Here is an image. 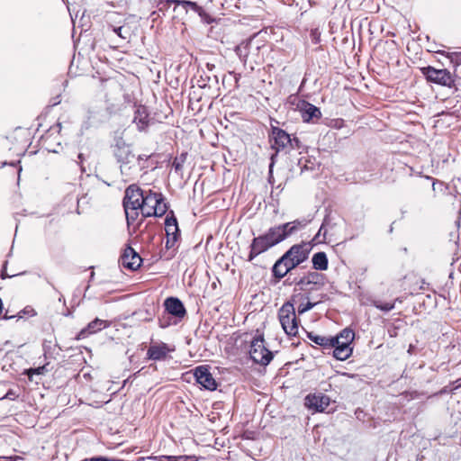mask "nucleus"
<instances>
[{
	"label": "nucleus",
	"instance_id": "1",
	"mask_svg": "<svg viewBox=\"0 0 461 461\" xmlns=\"http://www.w3.org/2000/svg\"><path fill=\"white\" fill-rule=\"evenodd\" d=\"M112 150L116 162L119 164L122 180L125 183L134 180L139 176V167L131 145L126 143L122 136H119L114 139Z\"/></svg>",
	"mask_w": 461,
	"mask_h": 461
},
{
	"label": "nucleus",
	"instance_id": "2",
	"mask_svg": "<svg viewBox=\"0 0 461 461\" xmlns=\"http://www.w3.org/2000/svg\"><path fill=\"white\" fill-rule=\"evenodd\" d=\"M167 210V206L161 193L152 192L151 190L144 192L140 207L143 217H161Z\"/></svg>",
	"mask_w": 461,
	"mask_h": 461
},
{
	"label": "nucleus",
	"instance_id": "3",
	"mask_svg": "<svg viewBox=\"0 0 461 461\" xmlns=\"http://www.w3.org/2000/svg\"><path fill=\"white\" fill-rule=\"evenodd\" d=\"M269 142L271 149L275 150V153L270 157L269 176H271L277 154L281 151L287 153L293 141L291 140L290 134L285 131L278 127H272L271 133L269 134Z\"/></svg>",
	"mask_w": 461,
	"mask_h": 461
},
{
	"label": "nucleus",
	"instance_id": "4",
	"mask_svg": "<svg viewBox=\"0 0 461 461\" xmlns=\"http://www.w3.org/2000/svg\"><path fill=\"white\" fill-rule=\"evenodd\" d=\"M324 276L317 271H309L302 277H294L292 283H294V292H303L309 299V294L313 291L320 290L325 284Z\"/></svg>",
	"mask_w": 461,
	"mask_h": 461
},
{
	"label": "nucleus",
	"instance_id": "5",
	"mask_svg": "<svg viewBox=\"0 0 461 461\" xmlns=\"http://www.w3.org/2000/svg\"><path fill=\"white\" fill-rule=\"evenodd\" d=\"M249 356L255 363L261 366H267L273 359V352L267 348L263 335H258L252 339Z\"/></svg>",
	"mask_w": 461,
	"mask_h": 461
},
{
	"label": "nucleus",
	"instance_id": "6",
	"mask_svg": "<svg viewBox=\"0 0 461 461\" xmlns=\"http://www.w3.org/2000/svg\"><path fill=\"white\" fill-rule=\"evenodd\" d=\"M278 318L283 330L288 336H296L298 333V321L294 304L285 303L280 308Z\"/></svg>",
	"mask_w": 461,
	"mask_h": 461
},
{
	"label": "nucleus",
	"instance_id": "7",
	"mask_svg": "<svg viewBox=\"0 0 461 461\" xmlns=\"http://www.w3.org/2000/svg\"><path fill=\"white\" fill-rule=\"evenodd\" d=\"M421 71L426 79L429 82L449 88L455 86L454 77L446 68L437 69L431 66H428L423 68Z\"/></svg>",
	"mask_w": 461,
	"mask_h": 461
},
{
	"label": "nucleus",
	"instance_id": "8",
	"mask_svg": "<svg viewBox=\"0 0 461 461\" xmlns=\"http://www.w3.org/2000/svg\"><path fill=\"white\" fill-rule=\"evenodd\" d=\"M194 376L197 384L209 391H214L217 388V382L211 374L207 366H199L194 370Z\"/></svg>",
	"mask_w": 461,
	"mask_h": 461
},
{
	"label": "nucleus",
	"instance_id": "9",
	"mask_svg": "<svg viewBox=\"0 0 461 461\" xmlns=\"http://www.w3.org/2000/svg\"><path fill=\"white\" fill-rule=\"evenodd\" d=\"M165 230L167 234L166 248L171 249L178 240L180 236L177 220L171 212L165 219Z\"/></svg>",
	"mask_w": 461,
	"mask_h": 461
},
{
	"label": "nucleus",
	"instance_id": "10",
	"mask_svg": "<svg viewBox=\"0 0 461 461\" xmlns=\"http://www.w3.org/2000/svg\"><path fill=\"white\" fill-rule=\"evenodd\" d=\"M144 192L145 191L141 190L137 185H130L125 190L122 202L123 206L129 205L131 209H140Z\"/></svg>",
	"mask_w": 461,
	"mask_h": 461
},
{
	"label": "nucleus",
	"instance_id": "11",
	"mask_svg": "<svg viewBox=\"0 0 461 461\" xmlns=\"http://www.w3.org/2000/svg\"><path fill=\"white\" fill-rule=\"evenodd\" d=\"M330 397L321 393H310L304 399V405L308 409L313 410L318 412L324 411L330 405Z\"/></svg>",
	"mask_w": 461,
	"mask_h": 461
},
{
	"label": "nucleus",
	"instance_id": "12",
	"mask_svg": "<svg viewBox=\"0 0 461 461\" xmlns=\"http://www.w3.org/2000/svg\"><path fill=\"white\" fill-rule=\"evenodd\" d=\"M272 247H274L273 244L265 234L254 238L250 244V251L248 260L252 261L256 257L266 252Z\"/></svg>",
	"mask_w": 461,
	"mask_h": 461
},
{
	"label": "nucleus",
	"instance_id": "13",
	"mask_svg": "<svg viewBox=\"0 0 461 461\" xmlns=\"http://www.w3.org/2000/svg\"><path fill=\"white\" fill-rule=\"evenodd\" d=\"M120 262L125 268L137 270L142 263V258L131 247L128 246L121 256Z\"/></svg>",
	"mask_w": 461,
	"mask_h": 461
},
{
	"label": "nucleus",
	"instance_id": "14",
	"mask_svg": "<svg viewBox=\"0 0 461 461\" xmlns=\"http://www.w3.org/2000/svg\"><path fill=\"white\" fill-rule=\"evenodd\" d=\"M311 249L307 243L293 245L284 255L290 258L299 266L304 262L310 254Z\"/></svg>",
	"mask_w": 461,
	"mask_h": 461
},
{
	"label": "nucleus",
	"instance_id": "15",
	"mask_svg": "<svg viewBox=\"0 0 461 461\" xmlns=\"http://www.w3.org/2000/svg\"><path fill=\"white\" fill-rule=\"evenodd\" d=\"M296 107L301 113L303 121L305 122H309L313 119H319L321 116L320 109L307 101H299Z\"/></svg>",
	"mask_w": 461,
	"mask_h": 461
},
{
	"label": "nucleus",
	"instance_id": "16",
	"mask_svg": "<svg viewBox=\"0 0 461 461\" xmlns=\"http://www.w3.org/2000/svg\"><path fill=\"white\" fill-rule=\"evenodd\" d=\"M166 311L174 317L183 319L186 315L184 303L177 297H168L164 301Z\"/></svg>",
	"mask_w": 461,
	"mask_h": 461
},
{
	"label": "nucleus",
	"instance_id": "17",
	"mask_svg": "<svg viewBox=\"0 0 461 461\" xmlns=\"http://www.w3.org/2000/svg\"><path fill=\"white\" fill-rule=\"evenodd\" d=\"M173 350L174 348H171L164 342L156 343L149 346L147 351V357L149 359L155 361L165 360L167 354Z\"/></svg>",
	"mask_w": 461,
	"mask_h": 461
},
{
	"label": "nucleus",
	"instance_id": "18",
	"mask_svg": "<svg viewBox=\"0 0 461 461\" xmlns=\"http://www.w3.org/2000/svg\"><path fill=\"white\" fill-rule=\"evenodd\" d=\"M110 326V322L108 321L101 320L99 318H95L94 321L88 323V325L82 329L78 335L77 339H82L88 337L91 334H95L107 327Z\"/></svg>",
	"mask_w": 461,
	"mask_h": 461
},
{
	"label": "nucleus",
	"instance_id": "19",
	"mask_svg": "<svg viewBox=\"0 0 461 461\" xmlns=\"http://www.w3.org/2000/svg\"><path fill=\"white\" fill-rule=\"evenodd\" d=\"M139 131H144L149 127V117L148 108L144 105L136 106L133 121Z\"/></svg>",
	"mask_w": 461,
	"mask_h": 461
},
{
	"label": "nucleus",
	"instance_id": "20",
	"mask_svg": "<svg viewBox=\"0 0 461 461\" xmlns=\"http://www.w3.org/2000/svg\"><path fill=\"white\" fill-rule=\"evenodd\" d=\"M338 339V343H334V346H329L328 348L333 349V357L340 361L348 359L352 354V348L350 344L341 342L339 338Z\"/></svg>",
	"mask_w": 461,
	"mask_h": 461
},
{
	"label": "nucleus",
	"instance_id": "21",
	"mask_svg": "<svg viewBox=\"0 0 461 461\" xmlns=\"http://www.w3.org/2000/svg\"><path fill=\"white\" fill-rule=\"evenodd\" d=\"M265 235L267 237V239L270 240L273 246L277 245L278 243L282 242L286 238H288L287 232L285 231V229L284 228L283 224L271 227L265 233Z\"/></svg>",
	"mask_w": 461,
	"mask_h": 461
},
{
	"label": "nucleus",
	"instance_id": "22",
	"mask_svg": "<svg viewBox=\"0 0 461 461\" xmlns=\"http://www.w3.org/2000/svg\"><path fill=\"white\" fill-rule=\"evenodd\" d=\"M286 260V257L283 255L279 259L276 261L272 267V273L274 277H276L278 281L285 277L289 270L285 267V261Z\"/></svg>",
	"mask_w": 461,
	"mask_h": 461
},
{
	"label": "nucleus",
	"instance_id": "23",
	"mask_svg": "<svg viewBox=\"0 0 461 461\" xmlns=\"http://www.w3.org/2000/svg\"><path fill=\"white\" fill-rule=\"evenodd\" d=\"M307 337L313 343L325 348H328L329 346H334V343H338V339H331L330 337L317 335L313 332H308Z\"/></svg>",
	"mask_w": 461,
	"mask_h": 461
},
{
	"label": "nucleus",
	"instance_id": "24",
	"mask_svg": "<svg viewBox=\"0 0 461 461\" xmlns=\"http://www.w3.org/2000/svg\"><path fill=\"white\" fill-rule=\"evenodd\" d=\"M251 49H252L251 41H242L240 44H239L235 48V52H236L237 56L244 63V65L247 62V59L250 53Z\"/></svg>",
	"mask_w": 461,
	"mask_h": 461
},
{
	"label": "nucleus",
	"instance_id": "25",
	"mask_svg": "<svg viewBox=\"0 0 461 461\" xmlns=\"http://www.w3.org/2000/svg\"><path fill=\"white\" fill-rule=\"evenodd\" d=\"M312 267L315 270L323 271L328 268V258L324 252H317L312 258Z\"/></svg>",
	"mask_w": 461,
	"mask_h": 461
},
{
	"label": "nucleus",
	"instance_id": "26",
	"mask_svg": "<svg viewBox=\"0 0 461 461\" xmlns=\"http://www.w3.org/2000/svg\"><path fill=\"white\" fill-rule=\"evenodd\" d=\"M307 224V221L305 220H295L294 221L283 223L284 228L285 229V231L287 232L288 237L294 233H295L297 230L303 229Z\"/></svg>",
	"mask_w": 461,
	"mask_h": 461
},
{
	"label": "nucleus",
	"instance_id": "27",
	"mask_svg": "<svg viewBox=\"0 0 461 461\" xmlns=\"http://www.w3.org/2000/svg\"><path fill=\"white\" fill-rule=\"evenodd\" d=\"M174 5H176L174 11H176L178 6H181L185 13H187L188 8L194 10L196 13H199L202 8L195 3L188 0H174Z\"/></svg>",
	"mask_w": 461,
	"mask_h": 461
},
{
	"label": "nucleus",
	"instance_id": "28",
	"mask_svg": "<svg viewBox=\"0 0 461 461\" xmlns=\"http://www.w3.org/2000/svg\"><path fill=\"white\" fill-rule=\"evenodd\" d=\"M123 208L126 215L127 224L130 226L137 220L139 216V211L140 209H131V207H129V205H125Z\"/></svg>",
	"mask_w": 461,
	"mask_h": 461
},
{
	"label": "nucleus",
	"instance_id": "29",
	"mask_svg": "<svg viewBox=\"0 0 461 461\" xmlns=\"http://www.w3.org/2000/svg\"><path fill=\"white\" fill-rule=\"evenodd\" d=\"M335 338H339V340L341 342L351 344V342L353 341V339L355 338V333L352 330L347 328V329H344L339 333V335L336 336Z\"/></svg>",
	"mask_w": 461,
	"mask_h": 461
},
{
	"label": "nucleus",
	"instance_id": "30",
	"mask_svg": "<svg viewBox=\"0 0 461 461\" xmlns=\"http://www.w3.org/2000/svg\"><path fill=\"white\" fill-rule=\"evenodd\" d=\"M185 159H186L185 153H182L180 156L175 158V159L172 163V167H174V169L176 173H178L182 170L183 165L185 162Z\"/></svg>",
	"mask_w": 461,
	"mask_h": 461
},
{
	"label": "nucleus",
	"instance_id": "31",
	"mask_svg": "<svg viewBox=\"0 0 461 461\" xmlns=\"http://www.w3.org/2000/svg\"><path fill=\"white\" fill-rule=\"evenodd\" d=\"M372 305L375 306L376 309H379L385 312L394 309V303H381L379 301L374 300L372 302Z\"/></svg>",
	"mask_w": 461,
	"mask_h": 461
},
{
	"label": "nucleus",
	"instance_id": "32",
	"mask_svg": "<svg viewBox=\"0 0 461 461\" xmlns=\"http://www.w3.org/2000/svg\"><path fill=\"white\" fill-rule=\"evenodd\" d=\"M187 458H185L186 460ZM149 461H185V458H181L180 456H149Z\"/></svg>",
	"mask_w": 461,
	"mask_h": 461
},
{
	"label": "nucleus",
	"instance_id": "33",
	"mask_svg": "<svg viewBox=\"0 0 461 461\" xmlns=\"http://www.w3.org/2000/svg\"><path fill=\"white\" fill-rule=\"evenodd\" d=\"M150 158V155L140 154L136 156L137 166L139 167V173L148 168L147 161Z\"/></svg>",
	"mask_w": 461,
	"mask_h": 461
},
{
	"label": "nucleus",
	"instance_id": "34",
	"mask_svg": "<svg viewBox=\"0 0 461 461\" xmlns=\"http://www.w3.org/2000/svg\"><path fill=\"white\" fill-rule=\"evenodd\" d=\"M174 0H155L156 7L158 8V12H161L165 14L166 11L168 10L170 5L174 4Z\"/></svg>",
	"mask_w": 461,
	"mask_h": 461
},
{
	"label": "nucleus",
	"instance_id": "35",
	"mask_svg": "<svg viewBox=\"0 0 461 461\" xmlns=\"http://www.w3.org/2000/svg\"><path fill=\"white\" fill-rule=\"evenodd\" d=\"M318 303H311L307 302L305 304H300L298 307V313L303 314L310 310H312Z\"/></svg>",
	"mask_w": 461,
	"mask_h": 461
},
{
	"label": "nucleus",
	"instance_id": "36",
	"mask_svg": "<svg viewBox=\"0 0 461 461\" xmlns=\"http://www.w3.org/2000/svg\"><path fill=\"white\" fill-rule=\"evenodd\" d=\"M61 129V125L60 123H58L55 127H52L50 128L49 131H48V133L46 134V136L43 137V141L46 143L49 140V138L50 137V135L55 132V131H59Z\"/></svg>",
	"mask_w": 461,
	"mask_h": 461
},
{
	"label": "nucleus",
	"instance_id": "37",
	"mask_svg": "<svg viewBox=\"0 0 461 461\" xmlns=\"http://www.w3.org/2000/svg\"><path fill=\"white\" fill-rule=\"evenodd\" d=\"M285 267L290 271H292L294 268L297 267V264L290 258H286V260L285 261Z\"/></svg>",
	"mask_w": 461,
	"mask_h": 461
},
{
	"label": "nucleus",
	"instance_id": "38",
	"mask_svg": "<svg viewBox=\"0 0 461 461\" xmlns=\"http://www.w3.org/2000/svg\"><path fill=\"white\" fill-rule=\"evenodd\" d=\"M322 232H323V235L325 236V234H326V230H325V227H324V222L321 224V228H320V230H319L318 233L314 236V238H313V240H313V241H315V242H321V240L320 237H321V234Z\"/></svg>",
	"mask_w": 461,
	"mask_h": 461
},
{
	"label": "nucleus",
	"instance_id": "39",
	"mask_svg": "<svg viewBox=\"0 0 461 461\" xmlns=\"http://www.w3.org/2000/svg\"><path fill=\"white\" fill-rule=\"evenodd\" d=\"M6 266H7V261H5V264H4L3 267H2V270H1V274H0V276H1V278H2V279H5V278H7V277H12V276H9V275L7 274V272H6ZM14 276V275H13V276Z\"/></svg>",
	"mask_w": 461,
	"mask_h": 461
},
{
	"label": "nucleus",
	"instance_id": "40",
	"mask_svg": "<svg viewBox=\"0 0 461 461\" xmlns=\"http://www.w3.org/2000/svg\"><path fill=\"white\" fill-rule=\"evenodd\" d=\"M291 140L293 141L292 145L289 147V150L290 149H299L300 148V140L294 137V138H291Z\"/></svg>",
	"mask_w": 461,
	"mask_h": 461
},
{
	"label": "nucleus",
	"instance_id": "41",
	"mask_svg": "<svg viewBox=\"0 0 461 461\" xmlns=\"http://www.w3.org/2000/svg\"><path fill=\"white\" fill-rule=\"evenodd\" d=\"M46 370L45 366L36 367L34 369H31V372L36 375H42Z\"/></svg>",
	"mask_w": 461,
	"mask_h": 461
},
{
	"label": "nucleus",
	"instance_id": "42",
	"mask_svg": "<svg viewBox=\"0 0 461 461\" xmlns=\"http://www.w3.org/2000/svg\"><path fill=\"white\" fill-rule=\"evenodd\" d=\"M59 149H61L60 142H58V143H57V148H50V147H47V149H48L50 152H54V153H58V152L59 151Z\"/></svg>",
	"mask_w": 461,
	"mask_h": 461
},
{
	"label": "nucleus",
	"instance_id": "43",
	"mask_svg": "<svg viewBox=\"0 0 461 461\" xmlns=\"http://www.w3.org/2000/svg\"><path fill=\"white\" fill-rule=\"evenodd\" d=\"M15 397H16V394L12 390H9L5 396V398L9 399V400H14Z\"/></svg>",
	"mask_w": 461,
	"mask_h": 461
},
{
	"label": "nucleus",
	"instance_id": "44",
	"mask_svg": "<svg viewBox=\"0 0 461 461\" xmlns=\"http://www.w3.org/2000/svg\"><path fill=\"white\" fill-rule=\"evenodd\" d=\"M311 36H312V41L313 43L316 44L319 42L320 36L315 32H312Z\"/></svg>",
	"mask_w": 461,
	"mask_h": 461
},
{
	"label": "nucleus",
	"instance_id": "45",
	"mask_svg": "<svg viewBox=\"0 0 461 461\" xmlns=\"http://www.w3.org/2000/svg\"><path fill=\"white\" fill-rule=\"evenodd\" d=\"M181 458H187L185 461H196V458L194 456H180Z\"/></svg>",
	"mask_w": 461,
	"mask_h": 461
},
{
	"label": "nucleus",
	"instance_id": "46",
	"mask_svg": "<svg viewBox=\"0 0 461 461\" xmlns=\"http://www.w3.org/2000/svg\"><path fill=\"white\" fill-rule=\"evenodd\" d=\"M122 30V27H117V28H114L113 31L116 34H118L119 36H122V34H121Z\"/></svg>",
	"mask_w": 461,
	"mask_h": 461
},
{
	"label": "nucleus",
	"instance_id": "47",
	"mask_svg": "<svg viewBox=\"0 0 461 461\" xmlns=\"http://www.w3.org/2000/svg\"><path fill=\"white\" fill-rule=\"evenodd\" d=\"M292 281H293V279H291V278L289 277V278H287V279L285 280V284H287V285H294V283H292Z\"/></svg>",
	"mask_w": 461,
	"mask_h": 461
},
{
	"label": "nucleus",
	"instance_id": "48",
	"mask_svg": "<svg viewBox=\"0 0 461 461\" xmlns=\"http://www.w3.org/2000/svg\"><path fill=\"white\" fill-rule=\"evenodd\" d=\"M77 158H78V159L80 160V162H82V161H83V159H84V156H83V154H82V153H79V154H78V156H77Z\"/></svg>",
	"mask_w": 461,
	"mask_h": 461
},
{
	"label": "nucleus",
	"instance_id": "49",
	"mask_svg": "<svg viewBox=\"0 0 461 461\" xmlns=\"http://www.w3.org/2000/svg\"><path fill=\"white\" fill-rule=\"evenodd\" d=\"M94 276H95V273L91 272V274H90V280H92L94 278Z\"/></svg>",
	"mask_w": 461,
	"mask_h": 461
},
{
	"label": "nucleus",
	"instance_id": "50",
	"mask_svg": "<svg viewBox=\"0 0 461 461\" xmlns=\"http://www.w3.org/2000/svg\"><path fill=\"white\" fill-rule=\"evenodd\" d=\"M5 319H10V318H13V316H10V317H9V316L5 315Z\"/></svg>",
	"mask_w": 461,
	"mask_h": 461
},
{
	"label": "nucleus",
	"instance_id": "51",
	"mask_svg": "<svg viewBox=\"0 0 461 461\" xmlns=\"http://www.w3.org/2000/svg\"><path fill=\"white\" fill-rule=\"evenodd\" d=\"M157 12H152L151 16L155 15Z\"/></svg>",
	"mask_w": 461,
	"mask_h": 461
}]
</instances>
